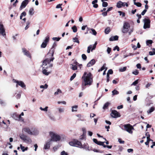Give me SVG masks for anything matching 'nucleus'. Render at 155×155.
<instances>
[{
  "mask_svg": "<svg viewBox=\"0 0 155 155\" xmlns=\"http://www.w3.org/2000/svg\"><path fill=\"white\" fill-rule=\"evenodd\" d=\"M49 135L51 137L50 141L57 142L61 140V137L59 135L55 134L52 132H50Z\"/></svg>",
  "mask_w": 155,
  "mask_h": 155,
  "instance_id": "obj_4",
  "label": "nucleus"
},
{
  "mask_svg": "<svg viewBox=\"0 0 155 155\" xmlns=\"http://www.w3.org/2000/svg\"><path fill=\"white\" fill-rule=\"evenodd\" d=\"M111 116H120V114L116 110H112L111 113Z\"/></svg>",
  "mask_w": 155,
  "mask_h": 155,
  "instance_id": "obj_15",
  "label": "nucleus"
},
{
  "mask_svg": "<svg viewBox=\"0 0 155 155\" xmlns=\"http://www.w3.org/2000/svg\"><path fill=\"white\" fill-rule=\"evenodd\" d=\"M132 73L133 74L135 75H137L139 74V72L137 70H136L135 71H133Z\"/></svg>",
  "mask_w": 155,
  "mask_h": 155,
  "instance_id": "obj_43",
  "label": "nucleus"
},
{
  "mask_svg": "<svg viewBox=\"0 0 155 155\" xmlns=\"http://www.w3.org/2000/svg\"><path fill=\"white\" fill-rule=\"evenodd\" d=\"M110 103L109 102H107L104 105L103 108V109L105 110L107 109L109 105L110 104Z\"/></svg>",
  "mask_w": 155,
  "mask_h": 155,
  "instance_id": "obj_25",
  "label": "nucleus"
},
{
  "mask_svg": "<svg viewBox=\"0 0 155 155\" xmlns=\"http://www.w3.org/2000/svg\"><path fill=\"white\" fill-rule=\"evenodd\" d=\"M50 144L49 142H48L45 145L44 149H48L50 147Z\"/></svg>",
  "mask_w": 155,
  "mask_h": 155,
  "instance_id": "obj_23",
  "label": "nucleus"
},
{
  "mask_svg": "<svg viewBox=\"0 0 155 155\" xmlns=\"http://www.w3.org/2000/svg\"><path fill=\"white\" fill-rule=\"evenodd\" d=\"M22 51L23 52L25 55L30 58H31V56L28 51H27L25 48H23L22 49Z\"/></svg>",
  "mask_w": 155,
  "mask_h": 155,
  "instance_id": "obj_16",
  "label": "nucleus"
},
{
  "mask_svg": "<svg viewBox=\"0 0 155 155\" xmlns=\"http://www.w3.org/2000/svg\"><path fill=\"white\" fill-rule=\"evenodd\" d=\"M81 56H82V58L84 60H85L86 59H87V56L85 54H83Z\"/></svg>",
  "mask_w": 155,
  "mask_h": 155,
  "instance_id": "obj_54",
  "label": "nucleus"
},
{
  "mask_svg": "<svg viewBox=\"0 0 155 155\" xmlns=\"http://www.w3.org/2000/svg\"><path fill=\"white\" fill-rule=\"evenodd\" d=\"M97 44V42H95L94 45H91L88 47H89V48L91 49V51H92L93 50H94Z\"/></svg>",
  "mask_w": 155,
  "mask_h": 155,
  "instance_id": "obj_18",
  "label": "nucleus"
},
{
  "mask_svg": "<svg viewBox=\"0 0 155 155\" xmlns=\"http://www.w3.org/2000/svg\"><path fill=\"white\" fill-rule=\"evenodd\" d=\"M105 67H106V64H103V66L101 68L98 70V71L100 72L101 71H102L104 70L105 68Z\"/></svg>",
  "mask_w": 155,
  "mask_h": 155,
  "instance_id": "obj_39",
  "label": "nucleus"
},
{
  "mask_svg": "<svg viewBox=\"0 0 155 155\" xmlns=\"http://www.w3.org/2000/svg\"><path fill=\"white\" fill-rule=\"evenodd\" d=\"M116 50H117L118 51H119V48L117 46H116L113 49L114 51H115Z\"/></svg>",
  "mask_w": 155,
  "mask_h": 155,
  "instance_id": "obj_57",
  "label": "nucleus"
},
{
  "mask_svg": "<svg viewBox=\"0 0 155 155\" xmlns=\"http://www.w3.org/2000/svg\"><path fill=\"white\" fill-rule=\"evenodd\" d=\"M26 15V13L25 12H23L21 14L20 16V19H22V17L23 16H25Z\"/></svg>",
  "mask_w": 155,
  "mask_h": 155,
  "instance_id": "obj_35",
  "label": "nucleus"
},
{
  "mask_svg": "<svg viewBox=\"0 0 155 155\" xmlns=\"http://www.w3.org/2000/svg\"><path fill=\"white\" fill-rule=\"evenodd\" d=\"M81 78L84 82V85L85 86L87 85H90L93 83L92 75L90 72H84Z\"/></svg>",
  "mask_w": 155,
  "mask_h": 155,
  "instance_id": "obj_2",
  "label": "nucleus"
},
{
  "mask_svg": "<svg viewBox=\"0 0 155 155\" xmlns=\"http://www.w3.org/2000/svg\"><path fill=\"white\" fill-rule=\"evenodd\" d=\"M132 47L133 48L134 50H136L137 49V47L136 46H135L134 45L132 44Z\"/></svg>",
  "mask_w": 155,
  "mask_h": 155,
  "instance_id": "obj_63",
  "label": "nucleus"
},
{
  "mask_svg": "<svg viewBox=\"0 0 155 155\" xmlns=\"http://www.w3.org/2000/svg\"><path fill=\"white\" fill-rule=\"evenodd\" d=\"M70 65L71 68L73 70H76L77 69V66L75 65H73L71 64Z\"/></svg>",
  "mask_w": 155,
  "mask_h": 155,
  "instance_id": "obj_26",
  "label": "nucleus"
},
{
  "mask_svg": "<svg viewBox=\"0 0 155 155\" xmlns=\"http://www.w3.org/2000/svg\"><path fill=\"white\" fill-rule=\"evenodd\" d=\"M126 6V7H128V5L127 3L123 2L121 1H119L118 2L117 4V6L118 8H120L122 7H124Z\"/></svg>",
  "mask_w": 155,
  "mask_h": 155,
  "instance_id": "obj_13",
  "label": "nucleus"
},
{
  "mask_svg": "<svg viewBox=\"0 0 155 155\" xmlns=\"http://www.w3.org/2000/svg\"><path fill=\"white\" fill-rule=\"evenodd\" d=\"M20 137L21 139L27 143H31L32 142L31 139L29 137L24 134H22L20 136Z\"/></svg>",
  "mask_w": 155,
  "mask_h": 155,
  "instance_id": "obj_6",
  "label": "nucleus"
},
{
  "mask_svg": "<svg viewBox=\"0 0 155 155\" xmlns=\"http://www.w3.org/2000/svg\"><path fill=\"white\" fill-rule=\"evenodd\" d=\"M59 112L60 113H62L64 112V109L63 108L60 107L58 108Z\"/></svg>",
  "mask_w": 155,
  "mask_h": 155,
  "instance_id": "obj_34",
  "label": "nucleus"
},
{
  "mask_svg": "<svg viewBox=\"0 0 155 155\" xmlns=\"http://www.w3.org/2000/svg\"><path fill=\"white\" fill-rule=\"evenodd\" d=\"M118 141L120 143L123 144L124 143V141L122 140L120 138L119 139Z\"/></svg>",
  "mask_w": 155,
  "mask_h": 155,
  "instance_id": "obj_59",
  "label": "nucleus"
},
{
  "mask_svg": "<svg viewBox=\"0 0 155 155\" xmlns=\"http://www.w3.org/2000/svg\"><path fill=\"white\" fill-rule=\"evenodd\" d=\"M13 82L14 83L17 84L16 87H18V86H20L21 87L25 88L26 85L25 83L22 81H18L16 80L13 79Z\"/></svg>",
  "mask_w": 155,
  "mask_h": 155,
  "instance_id": "obj_9",
  "label": "nucleus"
},
{
  "mask_svg": "<svg viewBox=\"0 0 155 155\" xmlns=\"http://www.w3.org/2000/svg\"><path fill=\"white\" fill-rule=\"evenodd\" d=\"M118 13L120 14V15H122V17H124L125 16V13L121 11H118Z\"/></svg>",
  "mask_w": 155,
  "mask_h": 155,
  "instance_id": "obj_42",
  "label": "nucleus"
},
{
  "mask_svg": "<svg viewBox=\"0 0 155 155\" xmlns=\"http://www.w3.org/2000/svg\"><path fill=\"white\" fill-rule=\"evenodd\" d=\"M95 63V61L94 59L91 60L87 65V67H90L94 65Z\"/></svg>",
  "mask_w": 155,
  "mask_h": 155,
  "instance_id": "obj_17",
  "label": "nucleus"
},
{
  "mask_svg": "<svg viewBox=\"0 0 155 155\" xmlns=\"http://www.w3.org/2000/svg\"><path fill=\"white\" fill-rule=\"evenodd\" d=\"M104 143H105V142H101L100 141H98V143H97V144L99 145L102 146L104 147V145H105L104 144Z\"/></svg>",
  "mask_w": 155,
  "mask_h": 155,
  "instance_id": "obj_41",
  "label": "nucleus"
},
{
  "mask_svg": "<svg viewBox=\"0 0 155 155\" xmlns=\"http://www.w3.org/2000/svg\"><path fill=\"white\" fill-rule=\"evenodd\" d=\"M62 5V4H59L57 5L56 8H61L62 7L61 6Z\"/></svg>",
  "mask_w": 155,
  "mask_h": 155,
  "instance_id": "obj_60",
  "label": "nucleus"
},
{
  "mask_svg": "<svg viewBox=\"0 0 155 155\" xmlns=\"http://www.w3.org/2000/svg\"><path fill=\"white\" fill-rule=\"evenodd\" d=\"M72 29L73 30V31L74 32H76L77 31V28L76 26L74 25L72 28Z\"/></svg>",
  "mask_w": 155,
  "mask_h": 155,
  "instance_id": "obj_40",
  "label": "nucleus"
},
{
  "mask_svg": "<svg viewBox=\"0 0 155 155\" xmlns=\"http://www.w3.org/2000/svg\"><path fill=\"white\" fill-rule=\"evenodd\" d=\"M73 61V62L71 64L73 65H75L78 66V63L77 62V61H76L75 60H73L72 61Z\"/></svg>",
  "mask_w": 155,
  "mask_h": 155,
  "instance_id": "obj_51",
  "label": "nucleus"
},
{
  "mask_svg": "<svg viewBox=\"0 0 155 155\" xmlns=\"http://www.w3.org/2000/svg\"><path fill=\"white\" fill-rule=\"evenodd\" d=\"M57 103L58 104L61 103L64 105L66 104V102L64 101H58L57 102Z\"/></svg>",
  "mask_w": 155,
  "mask_h": 155,
  "instance_id": "obj_50",
  "label": "nucleus"
},
{
  "mask_svg": "<svg viewBox=\"0 0 155 155\" xmlns=\"http://www.w3.org/2000/svg\"><path fill=\"white\" fill-rule=\"evenodd\" d=\"M150 135L149 134H148V136L147 137V141L149 142L150 140Z\"/></svg>",
  "mask_w": 155,
  "mask_h": 155,
  "instance_id": "obj_61",
  "label": "nucleus"
},
{
  "mask_svg": "<svg viewBox=\"0 0 155 155\" xmlns=\"http://www.w3.org/2000/svg\"><path fill=\"white\" fill-rule=\"evenodd\" d=\"M154 110V107H151L147 111V112L148 114H150Z\"/></svg>",
  "mask_w": 155,
  "mask_h": 155,
  "instance_id": "obj_27",
  "label": "nucleus"
},
{
  "mask_svg": "<svg viewBox=\"0 0 155 155\" xmlns=\"http://www.w3.org/2000/svg\"><path fill=\"white\" fill-rule=\"evenodd\" d=\"M30 0H25L21 3L19 9L21 10L22 9L25 8L28 4Z\"/></svg>",
  "mask_w": 155,
  "mask_h": 155,
  "instance_id": "obj_10",
  "label": "nucleus"
},
{
  "mask_svg": "<svg viewBox=\"0 0 155 155\" xmlns=\"http://www.w3.org/2000/svg\"><path fill=\"white\" fill-rule=\"evenodd\" d=\"M47 68H43L42 71V73L43 74L45 75H48L51 72L49 71L48 72L47 70H46Z\"/></svg>",
  "mask_w": 155,
  "mask_h": 155,
  "instance_id": "obj_19",
  "label": "nucleus"
},
{
  "mask_svg": "<svg viewBox=\"0 0 155 155\" xmlns=\"http://www.w3.org/2000/svg\"><path fill=\"white\" fill-rule=\"evenodd\" d=\"M61 93L62 91L61 90L59 89H58L57 91L54 93V95L56 96L60 94Z\"/></svg>",
  "mask_w": 155,
  "mask_h": 155,
  "instance_id": "obj_30",
  "label": "nucleus"
},
{
  "mask_svg": "<svg viewBox=\"0 0 155 155\" xmlns=\"http://www.w3.org/2000/svg\"><path fill=\"white\" fill-rule=\"evenodd\" d=\"M14 119L16 120L23 121L24 119L22 117H14Z\"/></svg>",
  "mask_w": 155,
  "mask_h": 155,
  "instance_id": "obj_24",
  "label": "nucleus"
},
{
  "mask_svg": "<svg viewBox=\"0 0 155 155\" xmlns=\"http://www.w3.org/2000/svg\"><path fill=\"white\" fill-rule=\"evenodd\" d=\"M112 145H110V146H109V145H104V148H105V147H107L109 149H111L112 148Z\"/></svg>",
  "mask_w": 155,
  "mask_h": 155,
  "instance_id": "obj_55",
  "label": "nucleus"
},
{
  "mask_svg": "<svg viewBox=\"0 0 155 155\" xmlns=\"http://www.w3.org/2000/svg\"><path fill=\"white\" fill-rule=\"evenodd\" d=\"M134 4L135 5H136L138 7H140L141 6V3L140 2H135V0H134Z\"/></svg>",
  "mask_w": 155,
  "mask_h": 155,
  "instance_id": "obj_37",
  "label": "nucleus"
},
{
  "mask_svg": "<svg viewBox=\"0 0 155 155\" xmlns=\"http://www.w3.org/2000/svg\"><path fill=\"white\" fill-rule=\"evenodd\" d=\"M61 155H68V153L64 150H63L61 152Z\"/></svg>",
  "mask_w": 155,
  "mask_h": 155,
  "instance_id": "obj_49",
  "label": "nucleus"
},
{
  "mask_svg": "<svg viewBox=\"0 0 155 155\" xmlns=\"http://www.w3.org/2000/svg\"><path fill=\"white\" fill-rule=\"evenodd\" d=\"M112 93L113 95L118 94H119V91L116 90H114L112 92Z\"/></svg>",
  "mask_w": 155,
  "mask_h": 155,
  "instance_id": "obj_29",
  "label": "nucleus"
},
{
  "mask_svg": "<svg viewBox=\"0 0 155 155\" xmlns=\"http://www.w3.org/2000/svg\"><path fill=\"white\" fill-rule=\"evenodd\" d=\"M124 129L128 132L129 133L132 134L133 131L132 130L134 129L133 126L130 124H128L124 125Z\"/></svg>",
  "mask_w": 155,
  "mask_h": 155,
  "instance_id": "obj_7",
  "label": "nucleus"
},
{
  "mask_svg": "<svg viewBox=\"0 0 155 155\" xmlns=\"http://www.w3.org/2000/svg\"><path fill=\"white\" fill-rule=\"evenodd\" d=\"M143 21L144 22V25L143 28L144 29L149 28H150V21L147 18H145L143 20Z\"/></svg>",
  "mask_w": 155,
  "mask_h": 155,
  "instance_id": "obj_8",
  "label": "nucleus"
},
{
  "mask_svg": "<svg viewBox=\"0 0 155 155\" xmlns=\"http://www.w3.org/2000/svg\"><path fill=\"white\" fill-rule=\"evenodd\" d=\"M89 33H91L93 35H96L97 34V32L95 31V30L93 29L92 28V29H91V31H89Z\"/></svg>",
  "mask_w": 155,
  "mask_h": 155,
  "instance_id": "obj_28",
  "label": "nucleus"
},
{
  "mask_svg": "<svg viewBox=\"0 0 155 155\" xmlns=\"http://www.w3.org/2000/svg\"><path fill=\"white\" fill-rule=\"evenodd\" d=\"M107 73L108 74H112L113 73V71L111 69H110L108 71Z\"/></svg>",
  "mask_w": 155,
  "mask_h": 155,
  "instance_id": "obj_64",
  "label": "nucleus"
},
{
  "mask_svg": "<svg viewBox=\"0 0 155 155\" xmlns=\"http://www.w3.org/2000/svg\"><path fill=\"white\" fill-rule=\"evenodd\" d=\"M97 2V0H94L92 2V3L93 5V7L95 8H97L98 7V5L96 4Z\"/></svg>",
  "mask_w": 155,
  "mask_h": 155,
  "instance_id": "obj_20",
  "label": "nucleus"
},
{
  "mask_svg": "<svg viewBox=\"0 0 155 155\" xmlns=\"http://www.w3.org/2000/svg\"><path fill=\"white\" fill-rule=\"evenodd\" d=\"M54 52V51L53 50L52 51H50L48 53L47 56L48 57H50L46 58L43 61L42 65L43 68H48L51 67L52 66V64H50V62L53 61L54 59V58L53 56Z\"/></svg>",
  "mask_w": 155,
  "mask_h": 155,
  "instance_id": "obj_1",
  "label": "nucleus"
},
{
  "mask_svg": "<svg viewBox=\"0 0 155 155\" xmlns=\"http://www.w3.org/2000/svg\"><path fill=\"white\" fill-rule=\"evenodd\" d=\"M153 42V41L151 40H148L146 41V44L147 45L149 44H151Z\"/></svg>",
  "mask_w": 155,
  "mask_h": 155,
  "instance_id": "obj_45",
  "label": "nucleus"
},
{
  "mask_svg": "<svg viewBox=\"0 0 155 155\" xmlns=\"http://www.w3.org/2000/svg\"><path fill=\"white\" fill-rule=\"evenodd\" d=\"M0 34L3 36H5L6 35L5 29L4 28L3 25L1 23H0Z\"/></svg>",
  "mask_w": 155,
  "mask_h": 155,
  "instance_id": "obj_12",
  "label": "nucleus"
},
{
  "mask_svg": "<svg viewBox=\"0 0 155 155\" xmlns=\"http://www.w3.org/2000/svg\"><path fill=\"white\" fill-rule=\"evenodd\" d=\"M109 32V29L108 28H106L105 30V32L106 34H108Z\"/></svg>",
  "mask_w": 155,
  "mask_h": 155,
  "instance_id": "obj_58",
  "label": "nucleus"
},
{
  "mask_svg": "<svg viewBox=\"0 0 155 155\" xmlns=\"http://www.w3.org/2000/svg\"><path fill=\"white\" fill-rule=\"evenodd\" d=\"M49 40V37L48 36H46L43 42L41 45V47L45 48L47 46V44Z\"/></svg>",
  "mask_w": 155,
  "mask_h": 155,
  "instance_id": "obj_11",
  "label": "nucleus"
},
{
  "mask_svg": "<svg viewBox=\"0 0 155 155\" xmlns=\"http://www.w3.org/2000/svg\"><path fill=\"white\" fill-rule=\"evenodd\" d=\"M149 54L150 55H155V48L152 49V51H150L149 52Z\"/></svg>",
  "mask_w": 155,
  "mask_h": 155,
  "instance_id": "obj_31",
  "label": "nucleus"
},
{
  "mask_svg": "<svg viewBox=\"0 0 155 155\" xmlns=\"http://www.w3.org/2000/svg\"><path fill=\"white\" fill-rule=\"evenodd\" d=\"M22 131H24L29 134H33L31 130L28 127H25L23 128L22 130Z\"/></svg>",
  "mask_w": 155,
  "mask_h": 155,
  "instance_id": "obj_14",
  "label": "nucleus"
},
{
  "mask_svg": "<svg viewBox=\"0 0 155 155\" xmlns=\"http://www.w3.org/2000/svg\"><path fill=\"white\" fill-rule=\"evenodd\" d=\"M73 41L74 42H76L78 43H79V41L78 40V38L76 37H75L73 38Z\"/></svg>",
  "mask_w": 155,
  "mask_h": 155,
  "instance_id": "obj_46",
  "label": "nucleus"
},
{
  "mask_svg": "<svg viewBox=\"0 0 155 155\" xmlns=\"http://www.w3.org/2000/svg\"><path fill=\"white\" fill-rule=\"evenodd\" d=\"M48 107L47 106L45 108H42L41 107H40L39 109L41 110L46 112L48 110Z\"/></svg>",
  "mask_w": 155,
  "mask_h": 155,
  "instance_id": "obj_33",
  "label": "nucleus"
},
{
  "mask_svg": "<svg viewBox=\"0 0 155 155\" xmlns=\"http://www.w3.org/2000/svg\"><path fill=\"white\" fill-rule=\"evenodd\" d=\"M138 83V80H137L135 81L134 82H133L131 85H135L137 84Z\"/></svg>",
  "mask_w": 155,
  "mask_h": 155,
  "instance_id": "obj_48",
  "label": "nucleus"
},
{
  "mask_svg": "<svg viewBox=\"0 0 155 155\" xmlns=\"http://www.w3.org/2000/svg\"><path fill=\"white\" fill-rule=\"evenodd\" d=\"M118 37L117 36H115L113 37H110L109 39L110 41H113L114 40H118Z\"/></svg>",
  "mask_w": 155,
  "mask_h": 155,
  "instance_id": "obj_21",
  "label": "nucleus"
},
{
  "mask_svg": "<svg viewBox=\"0 0 155 155\" xmlns=\"http://www.w3.org/2000/svg\"><path fill=\"white\" fill-rule=\"evenodd\" d=\"M34 8H30L29 11V13L31 15H32L34 14Z\"/></svg>",
  "mask_w": 155,
  "mask_h": 155,
  "instance_id": "obj_32",
  "label": "nucleus"
},
{
  "mask_svg": "<svg viewBox=\"0 0 155 155\" xmlns=\"http://www.w3.org/2000/svg\"><path fill=\"white\" fill-rule=\"evenodd\" d=\"M107 11H106V12H103L102 13V15L104 16H106L107 15Z\"/></svg>",
  "mask_w": 155,
  "mask_h": 155,
  "instance_id": "obj_62",
  "label": "nucleus"
},
{
  "mask_svg": "<svg viewBox=\"0 0 155 155\" xmlns=\"http://www.w3.org/2000/svg\"><path fill=\"white\" fill-rule=\"evenodd\" d=\"M76 74L74 73L73 75L71 77V78H70V80L71 81H72L76 76Z\"/></svg>",
  "mask_w": 155,
  "mask_h": 155,
  "instance_id": "obj_47",
  "label": "nucleus"
},
{
  "mask_svg": "<svg viewBox=\"0 0 155 155\" xmlns=\"http://www.w3.org/2000/svg\"><path fill=\"white\" fill-rule=\"evenodd\" d=\"M48 85L47 84H45L44 85H41L40 86V88H41L46 89L48 88Z\"/></svg>",
  "mask_w": 155,
  "mask_h": 155,
  "instance_id": "obj_38",
  "label": "nucleus"
},
{
  "mask_svg": "<svg viewBox=\"0 0 155 155\" xmlns=\"http://www.w3.org/2000/svg\"><path fill=\"white\" fill-rule=\"evenodd\" d=\"M102 6L103 7H106L108 5V3L107 2H102Z\"/></svg>",
  "mask_w": 155,
  "mask_h": 155,
  "instance_id": "obj_44",
  "label": "nucleus"
},
{
  "mask_svg": "<svg viewBox=\"0 0 155 155\" xmlns=\"http://www.w3.org/2000/svg\"><path fill=\"white\" fill-rule=\"evenodd\" d=\"M60 38L53 37L52 38V39L54 41L56 40L57 41H58L60 40Z\"/></svg>",
  "mask_w": 155,
  "mask_h": 155,
  "instance_id": "obj_52",
  "label": "nucleus"
},
{
  "mask_svg": "<svg viewBox=\"0 0 155 155\" xmlns=\"http://www.w3.org/2000/svg\"><path fill=\"white\" fill-rule=\"evenodd\" d=\"M107 51L108 54H110L111 51V48L109 47H108Z\"/></svg>",
  "mask_w": 155,
  "mask_h": 155,
  "instance_id": "obj_56",
  "label": "nucleus"
},
{
  "mask_svg": "<svg viewBox=\"0 0 155 155\" xmlns=\"http://www.w3.org/2000/svg\"><path fill=\"white\" fill-rule=\"evenodd\" d=\"M30 22L28 21L26 23V25L25 28V29L27 30L29 28V25H30Z\"/></svg>",
  "mask_w": 155,
  "mask_h": 155,
  "instance_id": "obj_53",
  "label": "nucleus"
},
{
  "mask_svg": "<svg viewBox=\"0 0 155 155\" xmlns=\"http://www.w3.org/2000/svg\"><path fill=\"white\" fill-rule=\"evenodd\" d=\"M130 28V24L128 22H125L123 24L122 31L124 33H126L128 32L129 35H130L131 33L133 31V29H130V31L129 32Z\"/></svg>",
  "mask_w": 155,
  "mask_h": 155,
  "instance_id": "obj_3",
  "label": "nucleus"
},
{
  "mask_svg": "<svg viewBox=\"0 0 155 155\" xmlns=\"http://www.w3.org/2000/svg\"><path fill=\"white\" fill-rule=\"evenodd\" d=\"M78 107V106L77 105H75L72 106L71 107L72 111L73 112H74V111H77Z\"/></svg>",
  "mask_w": 155,
  "mask_h": 155,
  "instance_id": "obj_22",
  "label": "nucleus"
},
{
  "mask_svg": "<svg viewBox=\"0 0 155 155\" xmlns=\"http://www.w3.org/2000/svg\"><path fill=\"white\" fill-rule=\"evenodd\" d=\"M69 143L71 146L80 148L82 147L81 142L75 139H74L72 141L70 142Z\"/></svg>",
  "mask_w": 155,
  "mask_h": 155,
  "instance_id": "obj_5",
  "label": "nucleus"
},
{
  "mask_svg": "<svg viewBox=\"0 0 155 155\" xmlns=\"http://www.w3.org/2000/svg\"><path fill=\"white\" fill-rule=\"evenodd\" d=\"M127 67H124L122 68H120L119 69V71L120 72H124L126 71Z\"/></svg>",
  "mask_w": 155,
  "mask_h": 155,
  "instance_id": "obj_36",
  "label": "nucleus"
}]
</instances>
